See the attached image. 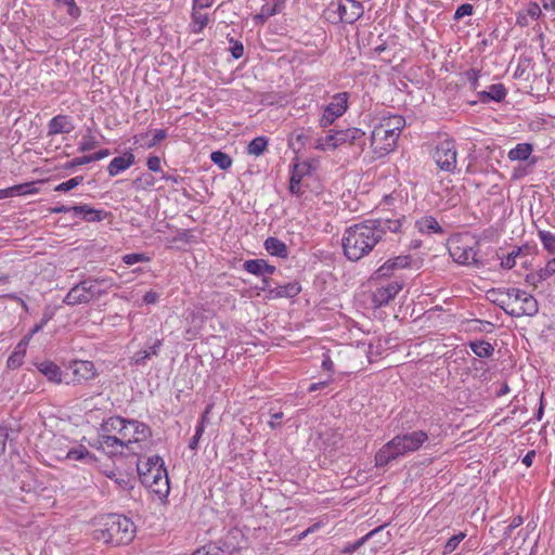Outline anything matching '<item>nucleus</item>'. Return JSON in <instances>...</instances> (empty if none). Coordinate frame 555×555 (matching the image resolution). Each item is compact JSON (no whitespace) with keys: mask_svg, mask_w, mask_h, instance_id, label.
Returning <instances> with one entry per match:
<instances>
[{"mask_svg":"<svg viewBox=\"0 0 555 555\" xmlns=\"http://www.w3.org/2000/svg\"><path fill=\"white\" fill-rule=\"evenodd\" d=\"M405 217L397 219H370L349 227L343 236L345 256L351 261H358L367 255L387 232L398 233Z\"/></svg>","mask_w":555,"mask_h":555,"instance_id":"1","label":"nucleus"},{"mask_svg":"<svg viewBox=\"0 0 555 555\" xmlns=\"http://www.w3.org/2000/svg\"><path fill=\"white\" fill-rule=\"evenodd\" d=\"M93 539L106 544H128L134 537L135 527L132 520L124 515L107 514L94 518Z\"/></svg>","mask_w":555,"mask_h":555,"instance_id":"2","label":"nucleus"},{"mask_svg":"<svg viewBox=\"0 0 555 555\" xmlns=\"http://www.w3.org/2000/svg\"><path fill=\"white\" fill-rule=\"evenodd\" d=\"M427 440L428 435L424 430L397 435L376 452L375 466L385 467L400 456L417 451Z\"/></svg>","mask_w":555,"mask_h":555,"instance_id":"3","label":"nucleus"},{"mask_svg":"<svg viewBox=\"0 0 555 555\" xmlns=\"http://www.w3.org/2000/svg\"><path fill=\"white\" fill-rule=\"evenodd\" d=\"M103 295H105V289L95 287V285L89 284L87 279H83L69 289L64 297L63 302L67 306L89 304L94 299H99Z\"/></svg>","mask_w":555,"mask_h":555,"instance_id":"4","label":"nucleus"},{"mask_svg":"<svg viewBox=\"0 0 555 555\" xmlns=\"http://www.w3.org/2000/svg\"><path fill=\"white\" fill-rule=\"evenodd\" d=\"M137 470L143 486H152L154 480H157L167 474L164 461L158 455H153L145 461L139 460L137 463Z\"/></svg>","mask_w":555,"mask_h":555,"instance_id":"5","label":"nucleus"},{"mask_svg":"<svg viewBox=\"0 0 555 555\" xmlns=\"http://www.w3.org/2000/svg\"><path fill=\"white\" fill-rule=\"evenodd\" d=\"M456 157L457 151L455 147V142L450 139L439 142L433 152V158L436 165L440 170L446 172L455 171L457 164Z\"/></svg>","mask_w":555,"mask_h":555,"instance_id":"6","label":"nucleus"},{"mask_svg":"<svg viewBox=\"0 0 555 555\" xmlns=\"http://www.w3.org/2000/svg\"><path fill=\"white\" fill-rule=\"evenodd\" d=\"M509 295L516 301H521V305L518 308H511V311H507L508 315L513 318L534 317L539 312L538 300L532 295L515 287L509 288Z\"/></svg>","mask_w":555,"mask_h":555,"instance_id":"7","label":"nucleus"},{"mask_svg":"<svg viewBox=\"0 0 555 555\" xmlns=\"http://www.w3.org/2000/svg\"><path fill=\"white\" fill-rule=\"evenodd\" d=\"M349 94L340 92L333 96L332 101L325 106L323 115L320 119V126L326 128L331 126L335 119L343 116L348 107Z\"/></svg>","mask_w":555,"mask_h":555,"instance_id":"8","label":"nucleus"},{"mask_svg":"<svg viewBox=\"0 0 555 555\" xmlns=\"http://www.w3.org/2000/svg\"><path fill=\"white\" fill-rule=\"evenodd\" d=\"M398 138L375 125L371 133V147L377 157H383L393 151Z\"/></svg>","mask_w":555,"mask_h":555,"instance_id":"9","label":"nucleus"},{"mask_svg":"<svg viewBox=\"0 0 555 555\" xmlns=\"http://www.w3.org/2000/svg\"><path fill=\"white\" fill-rule=\"evenodd\" d=\"M69 372L64 374L65 384H81L94 378L96 372L91 361H74L69 365Z\"/></svg>","mask_w":555,"mask_h":555,"instance_id":"10","label":"nucleus"},{"mask_svg":"<svg viewBox=\"0 0 555 555\" xmlns=\"http://www.w3.org/2000/svg\"><path fill=\"white\" fill-rule=\"evenodd\" d=\"M450 255L460 264L474 266L476 268L483 267V261L477 257V250L475 246L468 245H456L450 249Z\"/></svg>","mask_w":555,"mask_h":555,"instance_id":"11","label":"nucleus"},{"mask_svg":"<svg viewBox=\"0 0 555 555\" xmlns=\"http://www.w3.org/2000/svg\"><path fill=\"white\" fill-rule=\"evenodd\" d=\"M91 446L108 455L120 454L124 448H129L128 443L122 439L111 435H99L96 442Z\"/></svg>","mask_w":555,"mask_h":555,"instance_id":"12","label":"nucleus"},{"mask_svg":"<svg viewBox=\"0 0 555 555\" xmlns=\"http://www.w3.org/2000/svg\"><path fill=\"white\" fill-rule=\"evenodd\" d=\"M410 264V255H401L395 258H390L374 272L373 278L382 279L391 276L397 269L408 268Z\"/></svg>","mask_w":555,"mask_h":555,"instance_id":"13","label":"nucleus"},{"mask_svg":"<svg viewBox=\"0 0 555 555\" xmlns=\"http://www.w3.org/2000/svg\"><path fill=\"white\" fill-rule=\"evenodd\" d=\"M340 21L352 24L358 21L364 13L363 5L356 0H345L338 5Z\"/></svg>","mask_w":555,"mask_h":555,"instance_id":"14","label":"nucleus"},{"mask_svg":"<svg viewBox=\"0 0 555 555\" xmlns=\"http://www.w3.org/2000/svg\"><path fill=\"white\" fill-rule=\"evenodd\" d=\"M338 147L344 144L358 145L361 150L365 145V132L360 128L336 130Z\"/></svg>","mask_w":555,"mask_h":555,"instance_id":"15","label":"nucleus"},{"mask_svg":"<svg viewBox=\"0 0 555 555\" xmlns=\"http://www.w3.org/2000/svg\"><path fill=\"white\" fill-rule=\"evenodd\" d=\"M401 289L402 284L398 282H390L385 286L378 287L373 294V304L375 307L386 306Z\"/></svg>","mask_w":555,"mask_h":555,"instance_id":"16","label":"nucleus"},{"mask_svg":"<svg viewBox=\"0 0 555 555\" xmlns=\"http://www.w3.org/2000/svg\"><path fill=\"white\" fill-rule=\"evenodd\" d=\"M72 209L74 216L81 217L86 222H100L112 216L104 209H95L87 204L72 206Z\"/></svg>","mask_w":555,"mask_h":555,"instance_id":"17","label":"nucleus"},{"mask_svg":"<svg viewBox=\"0 0 555 555\" xmlns=\"http://www.w3.org/2000/svg\"><path fill=\"white\" fill-rule=\"evenodd\" d=\"M234 540L235 537L229 533L216 542H210L207 544L208 553L211 552V555H231L238 548Z\"/></svg>","mask_w":555,"mask_h":555,"instance_id":"18","label":"nucleus"},{"mask_svg":"<svg viewBox=\"0 0 555 555\" xmlns=\"http://www.w3.org/2000/svg\"><path fill=\"white\" fill-rule=\"evenodd\" d=\"M310 164L307 162L304 163H295L293 166L292 177L289 180V192L294 195H301L300 183L302 177L309 173Z\"/></svg>","mask_w":555,"mask_h":555,"instance_id":"19","label":"nucleus"},{"mask_svg":"<svg viewBox=\"0 0 555 555\" xmlns=\"http://www.w3.org/2000/svg\"><path fill=\"white\" fill-rule=\"evenodd\" d=\"M75 129L67 115H56L48 124V135L70 133Z\"/></svg>","mask_w":555,"mask_h":555,"instance_id":"20","label":"nucleus"},{"mask_svg":"<svg viewBox=\"0 0 555 555\" xmlns=\"http://www.w3.org/2000/svg\"><path fill=\"white\" fill-rule=\"evenodd\" d=\"M301 292V285L297 281L286 283L284 285H276L270 289V299L279 298H294Z\"/></svg>","mask_w":555,"mask_h":555,"instance_id":"21","label":"nucleus"},{"mask_svg":"<svg viewBox=\"0 0 555 555\" xmlns=\"http://www.w3.org/2000/svg\"><path fill=\"white\" fill-rule=\"evenodd\" d=\"M487 298L499 306L507 314L509 309V301L512 296L509 295V288H491L486 294Z\"/></svg>","mask_w":555,"mask_h":555,"instance_id":"22","label":"nucleus"},{"mask_svg":"<svg viewBox=\"0 0 555 555\" xmlns=\"http://www.w3.org/2000/svg\"><path fill=\"white\" fill-rule=\"evenodd\" d=\"M377 125L388 133L399 138L405 126V119L401 115H390L383 117Z\"/></svg>","mask_w":555,"mask_h":555,"instance_id":"23","label":"nucleus"},{"mask_svg":"<svg viewBox=\"0 0 555 555\" xmlns=\"http://www.w3.org/2000/svg\"><path fill=\"white\" fill-rule=\"evenodd\" d=\"M28 341L29 337H24L18 341V344L14 348V351L10 354V357L7 360L8 369L16 370L23 364Z\"/></svg>","mask_w":555,"mask_h":555,"instance_id":"24","label":"nucleus"},{"mask_svg":"<svg viewBox=\"0 0 555 555\" xmlns=\"http://www.w3.org/2000/svg\"><path fill=\"white\" fill-rule=\"evenodd\" d=\"M506 89L502 83L491 85L488 91H478L477 95L481 103L502 102L506 96Z\"/></svg>","mask_w":555,"mask_h":555,"instance_id":"25","label":"nucleus"},{"mask_svg":"<svg viewBox=\"0 0 555 555\" xmlns=\"http://www.w3.org/2000/svg\"><path fill=\"white\" fill-rule=\"evenodd\" d=\"M134 164V155L132 153H126L122 156L114 157L107 166V171L111 177L118 175L119 172L128 169Z\"/></svg>","mask_w":555,"mask_h":555,"instance_id":"26","label":"nucleus"},{"mask_svg":"<svg viewBox=\"0 0 555 555\" xmlns=\"http://www.w3.org/2000/svg\"><path fill=\"white\" fill-rule=\"evenodd\" d=\"M129 426L132 429V439H128V446L130 443L139 442L142 440H145L152 436V430L149 425L139 422L137 420H129L128 421Z\"/></svg>","mask_w":555,"mask_h":555,"instance_id":"27","label":"nucleus"},{"mask_svg":"<svg viewBox=\"0 0 555 555\" xmlns=\"http://www.w3.org/2000/svg\"><path fill=\"white\" fill-rule=\"evenodd\" d=\"M415 227L423 234H442L444 232L437 219L433 216H425L421 218L415 222Z\"/></svg>","mask_w":555,"mask_h":555,"instance_id":"28","label":"nucleus"},{"mask_svg":"<svg viewBox=\"0 0 555 555\" xmlns=\"http://www.w3.org/2000/svg\"><path fill=\"white\" fill-rule=\"evenodd\" d=\"M266 250L275 257L286 259L288 257L287 246L281 240L270 236L264 241Z\"/></svg>","mask_w":555,"mask_h":555,"instance_id":"29","label":"nucleus"},{"mask_svg":"<svg viewBox=\"0 0 555 555\" xmlns=\"http://www.w3.org/2000/svg\"><path fill=\"white\" fill-rule=\"evenodd\" d=\"M201 10H194L191 12V23L189 24V30L192 34H201L209 23L208 14L199 12Z\"/></svg>","mask_w":555,"mask_h":555,"instance_id":"30","label":"nucleus"},{"mask_svg":"<svg viewBox=\"0 0 555 555\" xmlns=\"http://www.w3.org/2000/svg\"><path fill=\"white\" fill-rule=\"evenodd\" d=\"M470 350L479 358H491L494 352V347L483 339L472 340L468 344Z\"/></svg>","mask_w":555,"mask_h":555,"instance_id":"31","label":"nucleus"},{"mask_svg":"<svg viewBox=\"0 0 555 555\" xmlns=\"http://www.w3.org/2000/svg\"><path fill=\"white\" fill-rule=\"evenodd\" d=\"M38 370L51 382L61 383L63 380L61 369L51 361L40 363Z\"/></svg>","mask_w":555,"mask_h":555,"instance_id":"32","label":"nucleus"},{"mask_svg":"<svg viewBox=\"0 0 555 555\" xmlns=\"http://www.w3.org/2000/svg\"><path fill=\"white\" fill-rule=\"evenodd\" d=\"M128 421L129 420L121 416L109 417L101 424L100 435H109L112 431H122L124 423H128Z\"/></svg>","mask_w":555,"mask_h":555,"instance_id":"33","label":"nucleus"},{"mask_svg":"<svg viewBox=\"0 0 555 555\" xmlns=\"http://www.w3.org/2000/svg\"><path fill=\"white\" fill-rule=\"evenodd\" d=\"M149 135H150V132H144V133L138 134L134 137L135 142L144 141V143L142 145L145 146L146 149H152L167 138V131L165 129H157V130H155L152 139L145 141L149 138Z\"/></svg>","mask_w":555,"mask_h":555,"instance_id":"34","label":"nucleus"},{"mask_svg":"<svg viewBox=\"0 0 555 555\" xmlns=\"http://www.w3.org/2000/svg\"><path fill=\"white\" fill-rule=\"evenodd\" d=\"M533 151L531 143H519L508 152V159L514 160H527Z\"/></svg>","mask_w":555,"mask_h":555,"instance_id":"35","label":"nucleus"},{"mask_svg":"<svg viewBox=\"0 0 555 555\" xmlns=\"http://www.w3.org/2000/svg\"><path fill=\"white\" fill-rule=\"evenodd\" d=\"M151 492L158 495L159 499L167 498L170 491L168 474L164 475L157 480H154L152 486H145Z\"/></svg>","mask_w":555,"mask_h":555,"instance_id":"36","label":"nucleus"},{"mask_svg":"<svg viewBox=\"0 0 555 555\" xmlns=\"http://www.w3.org/2000/svg\"><path fill=\"white\" fill-rule=\"evenodd\" d=\"M314 147L320 151L335 150L338 147L336 130L332 129L325 137H321L315 141Z\"/></svg>","mask_w":555,"mask_h":555,"instance_id":"37","label":"nucleus"},{"mask_svg":"<svg viewBox=\"0 0 555 555\" xmlns=\"http://www.w3.org/2000/svg\"><path fill=\"white\" fill-rule=\"evenodd\" d=\"M263 262L262 258L248 259L244 261L243 269L253 275L263 276Z\"/></svg>","mask_w":555,"mask_h":555,"instance_id":"38","label":"nucleus"},{"mask_svg":"<svg viewBox=\"0 0 555 555\" xmlns=\"http://www.w3.org/2000/svg\"><path fill=\"white\" fill-rule=\"evenodd\" d=\"M267 146L268 139L266 137H257L249 142L247 146V153L250 155L259 156L263 154Z\"/></svg>","mask_w":555,"mask_h":555,"instance_id":"39","label":"nucleus"},{"mask_svg":"<svg viewBox=\"0 0 555 555\" xmlns=\"http://www.w3.org/2000/svg\"><path fill=\"white\" fill-rule=\"evenodd\" d=\"M100 142L92 134V130L88 128L87 133L82 135V139L78 145V151L81 153L89 152L98 147Z\"/></svg>","mask_w":555,"mask_h":555,"instance_id":"40","label":"nucleus"},{"mask_svg":"<svg viewBox=\"0 0 555 555\" xmlns=\"http://www.w3.org/2000/svg\"><path fill=\"white\" fill-rule=\"evenodd\" d=\"M384 527L385 526H379V527L375 528L374 530L370 531L369 533H366L361 539L357 540L356 542L347 544L344 547L343 553L351 554V553L358 551L366 542L367 539H370L374 534L378 533L380 530H383Z\"/></svg>","mask_w":555,"mask_h":555,"instance_id":"41","label":"nucleus"},{"mask_svg":"<svg viewBox=\"0 0 555 555\" xmlns=\"http://www.w3.org/2000/svg\"><path fill=\"white\" fill-rule=\"evenodd\" d=\"M210 159L215 165H217L222 170L230 168L232 165L231 156L221 151L212 152L210 154Z\"/></svg>","mask_w":555,"mask_h":555,"instance_id":"42","label":"nucleus"},{"mask_svg":"<svg viewBox=\"0 0 555 555\" xmlns=\"http://www.w3.org/2000/svg\"><path fill=\"white\" fill-rule=\"evenodd\" d=\"M529 248L530 247L528 245H525L512 250L504 259H502L501 267L507 270L514 268L516 263L515 259H517V257L520 256L525 250H529Z\"/></svg>","mask_w":555,"mask_h":555,"instance_id":"43","label":"nucleus"},{"mask_svg":"<svg viewBox=\"0 0 555 555\" xmlns=\"http://www.w3.org/2000/svg\"><path fill=\"white\" fill-rule=\"evenodd\" d=\"M67 459L74 461H81L85 459H89L90 461H95V456L91 454L85 447L80 446L79 448L70 449L66 455Z\"/></svg>","mask_w":555,"mask_h":555,"instance_id":"44","label":"nucleus"},{"mask_svg":"<svg viewBox=\"0 0 555 555\" xmlns=\"http://www.w3.org/2000/svg\"><path fill=\"white\" fill-rule=\"evenodd\" d=\"M538 235L543 244V247L551 254H554L555 251V234L540 230L538 232Z\"/></svg>","mask_w":555,"mask_h":555,"instance_id":"45","label":"nucleus"},{"mask_svg":"<svg viewBox=\"0 0 555 555\" xmlns=\"http://www.w3.org/2000/svg\"><path fill=\"white\" fill-rule=\"evenodd\" d=\"M87 281L91 285H95V287H100L101 289H105V294L109 288L114 286V281L112 278L106 276H89Z\"/></svg>","mask_w":555,"mask_h":555,"instance_id":"46","label":"nucleus"},{"mask_svg":"<svg viewBox=\"0 0 555 555\" xmlns=\"http://www.w3.org/2000/svg\"><path fill=\"white\" fill-rule=\"evenodd\" d=\"M11 188L13 197L20 195L34 194L37 192V189L35 188V182L21 183L13 185Z\"/></svg>","mask_w":555,"mask_h":555,"instance_id":"47","label":"nucleus"},{"mask_svg":"<svg viewBox=\"0 0 555 555\" xmlns=\"http://www.w3.org/2000/svg\"><path fill=\"white\" fill-rule=\"evenodd\" d=\"M465 537L466 534L464 532H460L459 534L452 535L444 544L443 555H449L452 552H454Z\"/></svg>","mask_w":555,"mask_h":555,"instance_id":"48","label":"nucleus"},{"mask_svg":"<svg viewBox=\"0 0 555 555\" xmlns=\"http://www.w3.org/2000/svg\"><path fill=\"white\" fill-rule=\"evenodd\" d=\"M60 7L66 9L69 16L78 18L80 16V9L77 7L75 0H54Z\"/></svg>","mask_w":555,"mask_h":555,"instance_id":"49","label":"nucleus"},{"mask_svg":"<svg viewBox=\"0 0 555 555\" xmlns=\"http://www.w3.org/2000/svg\"><path fill=\"white\" fill-rule=\"evenodd\" d=\"M83 181L82 176H76L65 182L57 184L54 189L56 192H68L78 186Z\"/></svg>","mask_w":555,"mask_h":555,"instance_id":"50","label":"nucleus"},{"mask_svg":"<svg viewBox=\"0 0 555 555\" xmlns=\"http://www.w3.org/2000/svg\"><path fill=\"white\" fill-rule=\"evenodd\" d=\"M285 0H273V4H263L261 9L267 14V16L271 17L278 13H280L284 8Z\"/></svg>","mask_w":555,"mask_h":555,"instance_id":"51","label":"nucleus"},{"mask_svg":"<svg viewBox=\"0 0 555 555\" xmlns=\"http://www.w3.org/2000/svg\"><path fill=\"white\" fill-rule=\"evenodd\" d=\"M149 260L150 258L143 253L127 254L122 257V261L128 266H132L134 263L144 262Z\"/></svg>","mask_w":555,"mask_h":555,"instance_id":"52","label":"nucleus"},{"mask_svg":"<svg viewBox=\"0 0 555 555\" xmlns=\"http://www.w3.org/2000/svg\"><path fill=\"white\" fill-rule=\"evenodd\" d=\"M466 80L470 83L472 90L476 91L478 89V80L480 77V70L476 68H469L464 73Z\"/></svg>","mask_w":555,"mask_h":555,"instance_id":"53","label":"nucleus"},{"mask_svg":"<svg viewBox=\"0 0 555 555\" xmlns=\"http://www.w3.org/2000/svg\"><path fill=\"white\" fill-rule=\"evenodd\" d=\"M473 12H474V7L470 3H464V4H461L456 9L453 18L455 21H459V20L463 18L464 16L472 15Z\"/></svg>","mask_w":555,"mask_h":555,"instance_id":"54","label":"nucleus"},{"mask_svg":"<svg viewBox=\"0 0 555 555\" xmlns=\"http://www.w3.org/2000/svg\"><path fill=\"white\" fill-rule=\"evenodd\" d=\"M230 43L232 44L231 48H230V52H231V55L235 59V60H238L243 56L244 54V46L241 41L238 40H234L233 38H230Z\"/></svg>","mask_w":555,"mask_h":555,"instance_id":"55","label":"nucleus"},{"mask_svg":"<svg viewBox=\"0 0 555 555\" xmlns=\"http://www.w3.org/2000/svg\"><path fill=\"white\" fill-rule=\"evenodd\" d=\"M86 164H89V160L87 158V155H83V156L76 157V158H73L72 160L66 162L63 165V168L65 170H73L74 168H76L78 166L86 165Z\"/></svg>","mask_w":555,"mask_h":555,"instance_id":"56","label":"nucleus"},{"mask_svg":"<svg viewBox=\"0 0 555 555\" xmlns=\"http://www.w3.org/2000/svg\"><path fill=\"white\" fill-rule=\"evenodd\" d=\"M52 317H53V312L50 310H46L43 312V317H42L41 321L31 328L29 336L40 332L43 328V326L52 319Z\"/></svg>","mask_w":555,"mask_h":555,"instance_id":"57","label":"nucleus"},{"mask_svg":"<svg viewBox=\"0 0 555 555\" xmlns=\"http://www.w3.org/2000/svg\"><path fill=\"white\" fill-rule=\"evenodd\" d=\"M261 278H262L261 284L256 285L255 289L260 291V292H266L267 298L270 299V289H273V286H272L273 280L270 279L269 276H261Z\"/></svg>","mask_w":555,"mask_h":555,"instance_id":"58","label":"nucleus"},{"mask_svg":"<svg viewBox=\"0 0 555 555\" xmlns=\"http://www.w3.org/2000/svg\"><path fill=\"white\" fill-rule=\"evenodd\" d=\"M522 522H524V519L521 516L514 517L513 520L511 521V524L504 530V533H503L504 538L505 539L509 538L513 530L518 528L519 526H521Z\"/></svg>","mask_w":555,"mask_h":555,"instance_id":"59","label":"nucleus"},{"mask_svg":"<svg viewBox=\"0 0 555 555\" xmlns=\"http://www.w3.org/2000/svg\"><path fill=\"white\" fill-rule=\"evenodd\" d=\"M115 482L121 488L122 490H129L132 489L131 480L127 475H119L115 478Z\"/></svg>","mask_w":555,"mask_h":555,"instance_id":"60","label":"nucleus"},{"mask_svg":"<svg viewBox=\"0 0 555 555\" xmlns=\"http://www.w3.org/2000/svg\"><path fill=\"white\" fill-rule=\"evenodd\" d=\"M146 166L150 171H160V158L158 156H150L146 162Z\"/></svg>","mask_w":555,"mask_h":555,"instance_id":"61","label":"nucleus"},{"mask_svg":"<svg viewBox=\"0 0 555 555\" xmlns=\"http://www.w3.org/2000/svg\"><path fill=\"white\" fill-rule=\"evenodd\" d=\"M162 346H163V339L156 338L153 341V344L149 346V350H146V353L149 354V359L152 356H158Z\"/></svg>","mask_w":555,"mask_h":555,"instance_id":"62","label":"nucleus"},{"mask_svg":"<svg viewBox=\"0 0 555 555\" xmlns=\"http://www.w3.org/2000/svg\"><path fill=\"white\" fill-rule=\"evenodd\" d=\"M133 183L135 185L151 186L154 183V177L151 173H146L135 179Z\"/></svg>","mask_w":555,"mask_h":555,"instance_id":"63","label":"nucleus"},{"mask_svg":"<svg viewBox=\"0 0 555 555\" xmlns=\"http://www.w3.org/2000/svg\"><path fill=\"white\" fill-rule=\"evenodd\" d=\"M108 155H109V150L103 149L93 154L87 155V158H88L89 163H92V162H98L100 159H103V158L107 157Z\"/></svg>","mask_w":555,"mask_h":555,"instance_id":"64","label":"nucleus"}]
</instances>
